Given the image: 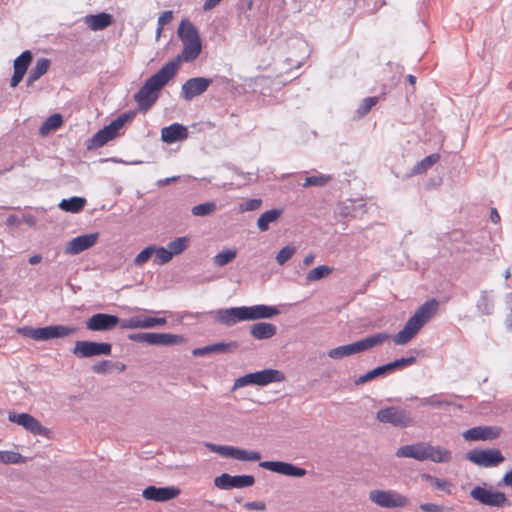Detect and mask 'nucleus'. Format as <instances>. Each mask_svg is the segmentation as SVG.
I'll return each mask as SVG.
<instances>
[{"label": "nucleus", "instance_id": "1", "mask_svg": "<svg viewBox=\"0 0 512 512\" xmlns=\"http://www.w3.org/2000/svg\"><path fill=\"white\" fill-rule=\"evenodd\" d=\"M278 314L279 310L276 307L259 304L219 309L217 311V320L226 326H232L242 321L269 319Z\"/></svg>", "mask_w": 512, "mask_h": 512}, {"label": "nucleus", "instance_id": "2", "mask_svg": "<svg viewBox=\"0 0 512 512\" xmlns=\"http://www.w3.org/2000/svg\"><path fill=\"white\" fill-rule=\"evenodd\" d=\"M174 77L170 70L162 66L154 75L149 77L134 95L138 108L147 112L157 101L158 92Z\"/></svg>", "mask_w": 512, "mask_h": 512}, {"label": "nucleus", "instance_id": "3", "mask_svg": "<svg viewBox=\"0 0 512 512\" xmlns=\"http://www.w3.org/2000/svg\"><path fill=\"white\" fill-rule=\"evenodd\" d=\"M439 303L436 299H430L424 302L408 319L403 329L393 338L396 345L408 343L420 329L436 314Z\"/></svg>", "mask_w": 512, "mask_h": 512}, {"label": "nucleus", "instance_id": "4", "mask_svg": "<svg viewBox=\"0 0 512 512\" xmlns=\"http://www.w3.org/2000/svg\"><path fill=\"white\" fill-rule=\"evenodd\" d=\"M77 328L74 326L51 325L40 328L24 326L17 328L16 332L24 337L31 338L35 341H47L56 338H65L74 334Z\"/></svg>", "mask_w": 512, "mask_h": 512}, {"label": "nucleus", "instance_id": "5", "mask_svg": "<svg viewBox=\"0 0 512 512\" xmlns=\"http://www.w3.org/2000/svg\"><path fill=\"white\" fill-rule=\"evenodd\" d=\"M285 380V375L282 371L276 369H264L248 373L237 378L233 384L232 391L245 386H267L271 383H279Z\"/></svg>", "mask_w": 512, "mask_h": 512}, {"label": "nucleus", "instance_id": "6", "mask_svg": "<svg viewBox=\"0 0 512 512\" xmlns=\"http://www.w3.org/2000/svg\"><path fill=\"white\" fill-rule=\"evenodd\" d=\"M134 116L135 112L133 111L119 115L109 125H106L93 135L89 140L90 144L88 147L98 148L104 146L110 140L114 139L119 134V130L125 125V123L132 120Z\"/></svg>", "mask_w": 512, "mask_h": 512}, {"label": "nucleus", "instance_id": "7", "mask_svg": "<svg viewBox=\"0 0 512 512\" xmlns=\"http://www.w3.org/2000/svg\"><path fill=\"white\" fill-rule=\"evenodd\" d=\"M376 419L381 423L390 424L399 428H407L414 424L411 413L399 406H390L380 409L376 414Z\"/></svg>", "mask_w": 512, "mask_h": 512}, {"label": "nucleus", "instance_id": "8", "mask_svg": "<svg viewBox=\"0 0 512 512\" xmlns=\"http://www.w3.org/2000/svg\"><path fill=\"white\" fill-rule=\"evenodd\" d=\"M131 341L157 346H173L184 341L183 336L171 333L138 332L128 335Z\"/></svg>", "mask_w": 512, "mask_h": 512}, {"label": "nucleus", "instance_id": "9", "mask_svg": "<svg viewBox=\"0 0 512 512\" xmlns=\"http://www.w3.org/2000/svg\"><path fill=\"white\" fill-rule=\"evenodd\" d=\"M369 499L375 505L381 508H402L408 505L409 499L397 492L396 490H380L370 491Z\"/></svg>", "mask_w": 512, "mask_h": 512}, {"label": "nucleus", "instance_id": "10", "mask_svg": "<svg viewBox=\"0 0 512 512\" xmlns=\"http://www.w3.org/2000/svg\"><path fill=\"white\" fill-rule=\"evenodd\" d=\"M206 447L211 452L217 453L225 458H233L239 461H258L261 459V454L257 451H248L235 446L207 443Z\"/></svg>", "mask_w": 512, "mask_h": 512}, {"label": "nucleus", "instance_id": "11", "mask_svg": "<svg viewBox=\"0 0 512 512\" xmlns=\"http://www.w3.org/2000/svg\"><path fill=\"white\" fill-rule=\"evenodd\" d=\"M112 346L106 342L76 341L72 353L78 358H90L94 356L111 354Z\"/></svg>", "mask_w": 512, "mask_h": 512}, {"label": "nucleus", "instance_id": "12", "mask_svg": "<svg viewBox=\"0 0 512 512\" xmlns=\"http://www.w3.org/2000/svg\"><path fill=\"white\" fill-rule=\"evenodd\" d=\"M201 49V40L183 43L182 52L173 60L166 63L164 66L167 67L170 70V72L175 76L180 66V63L193 62L201 53Z\"/></svg>", "mask_w": 512, "mask_h": 512}, {"label": "nucleus", "instance_id": "13", "mask_svg": "<svg viewBox=\"0 0 512 512\" xmlns=\"http://www.w3.org/2000/svg\"><path fill=\"white\" fill-rule=\"evenodd\" d=\"M212 84V79L205 77H193L186 80L180 91V96L185 101H191L195 97L202 95Z\"/></svg>", "mask_w": 512, "mask_h": 512}, {"label": "nucleus", "instance_id": "14", "mask_svg": "<svg viewBox=\"0 0 512 512\" xmlns=\"http://www.w3.org/2000/svg\"><path fill=\"white\" fill-rule=\"evenodd\" d=\"M467 459L482 467H495L504 461V457L497 449H474L467 454Z\"/></svg>", "mask_w": 512, "mask_h": 512}, {"label": "nucleus", "instance_id": "15", "mask_svg": "<svg viewBox=\"0 0 512 512\" xmlns=\"http://www.w3.org/2000/svg\"><path fill=\"white\" fill-rule=\"evenodd\" d=\"M255 483V478L252 475H230L223 473L214 479V485L222 490H230L233 488L250 487Z\"/></svg>", "mask_w": 512, "mask_h": 512}, {"label": "nucleus", "instance_id": "16", "mask_svg": "<svg viewBox=\"0 0 512 512\" xmlns=\"http://www.w3.org/2000/svg\"><path fill=\"white\" fill-rule=\"evenodd\" d=\"M470 496L479 503L491 507H502L506 502V495L499 491H491L486 488L476 486L470 491Z\"/></svg>", "mask_w": 512, "mask_h": 512}, {"label": "nucleus", "instance_id": "17", "mask_svg": "<svg viewBox=\"0 0 512 512\" xmlns=\"http://www.w3.org/2000/svg\"><path fill=\"white\" fill-rule=\"evenodd\" d=\"M8 420L22 426L33 435L46 436L48 430L35 417L28 413L10 412Z\"/></svg>", "mask_w": 512, "mask_h": 512}, {"label": "nucleus", "instance_id": "18", "mask_svg": "<svg viewBox=\"0 0 512 512\" xmlns=\"http://www.w3.org/2000/svg\"><path fill=\"white\" fill-rule=\"evenodd\" d=\"M259 466L271 472L295 478L303 477L307 473L304 468L283 461H263Z\"/></svg>", "mask_w": 512, "mask_h": 512}, {"label": "nucleus", "instance_id": "19", "mask_svg": "<svg viewBox=\"0 0 512 512\" xmlns=\"http://www.w3.org/2000/svg\"><path fill=\"white\" fill-rule=\"evenodd\" d=\"M167 323L164 317H146L136 315L128 319H124L120 326L123 329H149L157 326H164Z\"/></svg>", "mask_w": 512, "mask_h": 512}, {"label": "nucleus", "instance_id": "20", "mask_svg": "<svg viewBox=\"0 0 512 512\" xmlns=\"http://www.w3.org/2000/svg\"><path fill=\"white\" fill-rule=\"evenodd\" d=\"M181 493L180 489L174 486L156 487L148 486L142 491V497L155 502H166L176 498Z\"/></svg>", "mask_w": 512, "mask_h": 512}, {"label": "nucleus", "instance_id": "21", "mask_svg": "<svg viewBox=\"0 0 512 512\" xmlns=\"http://www.w3.org/2000/svg\"><path fill=\"white\" fill-rule=\"evenodd\" d=\"M98 237V233L77 236L66 244L64 252L67 255H77L93 247L97 243Z\"/></svg>", "mask_w": 512, "mask_h": 512}, {"label": "nucleus", "instance_id": "22", "mask_svg": "<svg viewBox=\"0 0 512 512\" xmlns=\"http://www.w3.org/2000/svg\"><path fill=\"white\" fill-rule=\"evenodd\" d=\"M119 321L115 315L97 313L86 321V328L90 331H109L114 329Z\"/></svg>", "mask_w": 512, "mask_h": 512}, {"label": "nucleus", "instance_id": "23", "mask_svg": "<svg viewBox=\"0 0 512 512\" xmlns=\"http://www.w3.org/2000/svg\"><path fill=\"white\" fill-rule=\"evenodd\" d=\"M501 429L495 426H477L463 432V438L467 441H486L496 439Z\"/></svg>", "mask_w": 512, "mask_h": 512}, {"label": "nucleus", "instance_id": "24", "mask_svg": "<svg viewBox=\"0 0 512 512\" xmlns=\"http://www.w3.org/2000/svg\"><path fill=\"white\" fill-rule=\"evenodd\" d=\"M427 442H416L409 445H404L396 450V457L398 458H411L420 462L425 461Z\"/></svg>", "mask_w": 512, "mask_h": 512}, {"label": "nucleus", "instance_id": "25", "mask_svg": "<svg viewBox=\"0 0 512 512\" xmlns=\"http://www.w3.org/2000/svg\"><path fill=\"white\" fill-rule=\"evenodd\" d=\"M188 137V130L182 124L173 123L161 130V140L165 143H175L177 141H183Z\"/></svg>", "mask_w": 512, "mask_h": 512}, {"label": "nucleus", "instance_id": "26", "mask_svg": "<svg viewBox=\"0 0 512 512\" xmlns=\"http://www.w3.org/2000/svg\"><path fill=\"white\" fill-rule=\"evenodd\" d=\"M389 338L390 335L387 333H377L350 344L352 346L353 353L357 354L372 349L387 341Z\"/></svg>", "mask_w": 512, "mask_h": 512}, {"label": "nucleus", "instance_id": "27", "mask_svg": "<svg viewBox=\"0 0 512 512\" xmlns=\"http://www.w3.org/2000/svg\"><path fill=\"white\" fill-rule=\"evenodd\" d=\"M434 463H448L452 460V452L440 445H432L430 442L426 443L425 461Z\"/></svg>", "mask_w": 512, "mask_h": 512}, {"label": "nucleus", "instance_id": "28", "mask_svg": "<svg viewBox=\"0 0 512 512\" xmlns=\"http://www.w3.org/2000/svg\"><path fill=\"white\" fill-rule=\"evenodd\" d=\"M276 332V326L267 322H258L250 327V334L257 340L272 338Z\"/></svg>", "mask_w": 512, "mask_h": 512}, {"label": "nucleus", "instance_id": "29", "mask_svg": "<svg viewBox=\"0 0 512 512\" xmlns=\"http://www.w3.org/2000/svg\"><path fill=\"white\" fill-rule=\"evenodd\" d=\"M112 21V15L104 12L95 15H87L85 17L86 25L93 31H100L105 29L111 25Z\"/></svg>", "mask_w": 512, "mask_h": 512}, {"label": "nucleus", "instance_id": "30", "mask_svg": "<svg viewBox=\"0 0 512 512\" xmlns=\"http://www.w3.org/2000/svg\"><path fill=\"white\" fill-rule=\"evenodd\" d=\"M477 311L482 315H490L494 310L492 290H482L476 303Z\"/></svg>", "mask_w": 512, "mask_h": 512}, {"label": "nucleus", "instance_id": "31", "mask_svg": "<svg viewBox=\"0 0 512 512\" xmlns=\"http://www.w3.org/2000/svg\"><path fill=\"white\" fill-rule=\"evenodd\" d=\"M178 36L182 43L200 40L196 27L188 20H182L178 27Z\"/></svg>", "mask_w": 512, "mask_h": 512}, {"label": "nucleus", "instance_id": "32", "mask_svg": "<svg viewBox=\"0 0 512 512\" xmlns=\"http://www.w3.org/2000/svg\"><path fill=\"white\" fill-rule=\"evenodd\" d=\"M283 214V209H271L262 213L257 220V227L261 232L269 229L270 224L275 223Z\"/></svg>", "mask_w": 512, "mask_h": 512}, {"label": "nucleus", "instance_id": "33", "mask_svg": "<svg viewBox=\"0 0 512 512\" xmlns=\"http://www.w3.org/2000/svg\"><path fill=\"white\" fill-rule=\"evenodd\" d=\"M50 67V61L47 58H40L37 60L35 66L30 70L27 85L31 86L35 81L47 73Z\"/></svg>", "mask_w": 512, "mask_h": 512}, {"label": "nucleus", "instance_id": "34", "mask_svg": "<svg viewBox=\"0 0 512 512\" xmlns=\"http://www.w3.org/2000/svg\"><path fill=\"white\" fill-rule=\"evenodd\" d=\"M85 204V198L74 196L69 199H63L59 203V207L66 212L78 213L84 208Z\"/></svg>", "mask_w": 512, "mask_h": 512}, {"label": "nucleus", "instance_id": "35", "mask_svg": "<svg viewBox=\"0 0 512 512\" xmlns=\"http://www.w3.org/2000/svg\"><path fill=\"white\" fill-rule=\"evenodd\" d=\"M63 123V118L60 114H53L49 116L41 125L39 132L41 135L57 130Z\"/></svg>", "mask_w": 512, "mask_h": 512}, {"label": "nucleus", "instance_id": "36", "mask_svg": "<svg viewBox=\"0 0 512 512\" xmlns=\"http://www.w3.org/2000/svg\"><path fill=\"white\" fill-rule=\"evenodd\" d=\"M333 267L327 265H320L311 269L306 275V281L308 283L321 280L328 277L333 272Z\"/></svg>", "mask_w": 512, "mask_h": 512}, {"label": "nucleus", "instance_id": "37", "mask_svg": "<svg viewBox=\"0 0 512 512\" xmlns=\"http://www.w3.org/2000/svg\"><path fill=\"white\" fill-rule=\"evenodd\" d=\"M236 256V249H224L214 256L213 262L216 266L223 267L228 263L232 262L236 258Z\"/></svg>", "mask_w": 512, "mask_h": 512}, {"label": "nucleus", "instance_id": "38", "mask_svg": "<svg viewBox=\"0 0 512 512\" xmlns=\"http://www.w3.org/2000/svg\"><path fill=\"white\" fill-rule=\"evenodd\" d=\"M421 478L427 482H429L432 486H434L436 489L444 491L448 494L451 493V483L448 480L440 479L437 477H434L430 474H422Z\"/></svg>", "mask_w": 512, "mask_h": 512}, {"label": "nucleus", "instance_id": "39", "mask_svg": "<svg viewBox=\"0 0 512 512\" xmlns=\"http://www.w3.org/2000/svg\"><path fill=\"white\" fill-rule=\"evenodd\" d=\"M388 372H390V370H389V368H387V364L378 366V367L374 368L373 370H371V371L367 372L366 374L357 378L355 380V384L362 385V384H364L378 376H381L385 373H388Z\"/></svg>", "mask_w": 512, "mask_h": 512}, {"label": "nucleus", "instance_id": "40", "mask_svg": "<svg viewBox=\"0 0 512 512\" xmlns=\"http://www.w3.org/2000/svg\"><path fill=\"white\" fill-rule=\"evenodd\" d=\"M188 244H189L188 237H185V236L178 237L175 240L170 241L167 244V248L170 251V253H172V257H173L174 255H179L183 251H185L188 247Z\"/></svg>", "mask_w": 512, "mask_h": 512}, {"label": "nucleus", "instance_id": "41", "mask_svg": "<svg viewBox=\"0 0 512 512\" xmlns=\"http://www.w3.org/2000/svg\"><path fill=\"white\" fill-rule=\"evenodd\" d=\"M32 60V53L29 50L22 52L14 61V70L26 73Z\"/></svg>", "mask_w": 512, "mask_h": 512}, {"label": "nucleus", "instance_id": "42", "mask_svg": "<svg viewBox=\"0 0 512 512\" xmlns=\"http://www.w3.org/2000/svg\"><path fill=\"white\" fill-rule=\"evenodd\" d=\"M216 210L215 202H205L198 205H195L191 209V213L194 216H208L211 215Z\"/></svg>", "mask_w": 512, "mask_h": 512}, {"label": "nucleus", "instance_id": "43", "mask_svg": "<svg viewBox=\"0 0 512 512\" xmlns=\"http://www.w3.org/2000/svg\"><path fill=\"white\" fill-rule=\"evenodd\" d=\"M327 354L332 359H341L354 353L351 344H346L330 349Z\"/></svg>", "mask_w": 512, "mask_h": 512}, {"label": "nucleus", "instance_id": "44", "mask_svg": "<svg viewBox=\"0 0 512 512\" xmlns=\"http://www.w3.org/2000/svg\"><path fill=\"white\" fill-rule=\"evenodd\" d=\"M154 262L158 265H164L168 263L173 257L172 253L168 250V248L158 247L154 245Z\"/></svg>", "mask_w": 512, "mask_h": 512}, {"label": "nucleus", "instance_id": "45", "mask_svg": "<svg viewBox=\"0 0 512 512\" xmlns=\"http://www.w3.org/2000/svg\"><path fill=\"white\" fill-rule=\"evenodd\" d=\"M439 159V155L437 154H431L429 156H426L423 158L420 162L416 164L413 171L415 173H422L426 171L428 168H430L434 163H436Z\"/></svg>", "mask_w": 512, "mask_h": 512}, {"label": "nucleus", "instance_id": "46", "mask_svg": "<svg viewBox=\"0 0 512 512\" xmlns=\"http://www.w3.org/2000/svg\"><path fill=\"white\" fill-rule=\"evenodd\" d=\"M23 456L18 452L0 451V462L4 464H18L23 462Z\"/></svg>", "mask_w": 512, "mask_h": 512}, {"label": "nucleus", "instance_id": "47", "mask_svg": "<svg viewBox=\"0 0 512 512\" xmlns=\"http://www.w3.org/2000/svg\"><path fill=\"white\" fill-rule=\"evenodd\" d=\"M212 353H230L237 349V342L231 341L228 343L218 342L211 344Z\"/></svg>", "mask_w": 512, "mask_h": 512}, {"label": "nucleus", "instance_id": "48", "mask_svg": "<svg viewBox=\"0 0 512 512\" xmlns=\"http://www.w3.org/2000/svg\"><path fill=\"white\" fill-rule=\"evenodd\" d=\"M331 179H332V176H330V175L310 176L305 179L303 186L304 187H309V186L321 187V186L326 185Z\"/></svg>", "mask_w": 512, "mask_h": 512}, {"label": "nucleus", "instance_id": "49", "mask_svg": "<svg viewBox=\"0 0 512 512\" xmlns=\"http://www.w3.org/2000/svg\"><path fill=\"white\" fill-rule=\"evenodd\" d=\"M296 249L293 246L287 245L283 247L276 255V261L279 265H284L295 254Z\"/></svg>", "mask_w": 512, "mask_h": 512}, {"label": "nucleus", "instance_id": "50", "mask_svg": "<svg viewBox=\"0 0 512 512\" xmlns=\"http://www.w3.org/2000/svg\"><path fill=\"white\" fill-rule=\"evenodd\" d=\"M154 245L147 246L144 248L134 259V263L137 266H142L154 255Z\"/></svg>", "mask_w": 512, "mask_h": 512}, {"label": "nucleus", "instance_id": "51", "mask_svg": "<svg viewBox=\"0 0 512 512\" xmlns=\"http://www.w3.org/2000/svg\"><path fill=\"white\" fill-rule=\"evenodd\" d=\"M378 102V97H367L365 98L357 109V115L359 117H363L366 115L373 106H375Z\"/></svg>", "mask_w": 512, "mask_h": 512}, {"label": "nucleus", "instance_id": "52", "mask_svg": "<svg viewBox=\"0 0 512 512\" xmlns=\"http://www.w3.org/2000/svg\"><path fill=\"white\" fill-rule=\"evenodd\" d=\"M415 361H416V357H414V356L400 358V359H396L392 362L387 363V368H389V370L392 371L394 369H400V368L412 365L413 363H415Z\"/></svg>", "mask_w": 512, "mask_h": 512}, {"label": "nucleus", "instance_id": "53", "mask_svg": "<svg viewBox=\"0 0 512 512\" xmlns=\"http://www.w3.org/2000/svg\"><path fill=\"white\" fill-rule=\"evenodd\" d=\"M420 404L423 406L440 407L442 405H453L454 403L449 400L438 399L436 395L420 399Z\"/></svg>", "mask_w": 512, "mask_h": 512}, {"label": "nucleus", "instance_id": "54", "mask_svg": "<svg viewBox=\"0 0 512 512\" xmlns=\"http://www.w3.org/2000/svg\"><path fill=\"white\" fill-rule=\"evenodd\" d=\"M262 200L261 199H249L245 201L244 203L240 204V211L241 212H248V211H254L261 207Z\"/></svg>", "mask_w": 512, "mask_h": 512}, {"label": "nucleus", "instance_id": "55", "mask_svg": "<svg viewBox=\"0 0 512 512\" xmlns=\"http://www.w3.org/2000/svg\"><path fill=\"white\" fill-rule=\"evenodd\" d=\"M112 367V363L108 360H103L97 364L92 366V370L97 374H106L109 369Z\"/></svg>", "mask_w": 512, "mask_h": 512}, {"label": "nucleus", "instance_id": "56", "mask_svg": "<svg viewBox=\"0 0 512 512\" xmlns=\"http://www.w3.org/2000/svg\"><path fill=\"white\" fill-rule=\"evenodd\" d=\"M173 19L172 11H164L158 18V32Z\"/></svg>", "mask_w": 512, "mask_h": 512}, {"label": "nucleus", "instance_id": "57", "mask_svg": "<svg viewBox=\"0 0 512 512\" xmlns=\"http://www.w3.org/2000/svg\"><path fill=\"white\" fill-rule=\"evenodd\" d=\"M419 508L424 512H443L444 507L435 503H423Z\"/></svg>", "mask_w": 512, "mask_h": 512}, {"label": "nucleus", "instance_id": "58", "mask_svg": "<svg viewBox=\"0 0 512 512\" xmlns=\"http://www.w3.org/2000/svg\"><path fill=\"white\" fill-rule=\"evenodd\" d=\"M244 507L248 510H259L262 511L265 509V503L261 501H254V502H246L244 504Z\"/></svg>", "mask_w": 512, "mask_h": 512}, {"label": "nucleus", "instance_id": "59", "mask_svg": "<svg viewBox=\"0 0 512 512\" xmlns=\"http://www.w3.org/2000/svg\"><path fill=\"white\" fill-rule=\"evenodd\" d=\"M24 75H25V73H22V72L14 70V74H13V76L11 78V81H10V86L11 87H16L21 82V80L23 79Z\"/></svg>", "mask_w": 512, "mask_h": 512}, {"label": "nucleus", "instance_id": "60", "mask_svg": "<svg viewBox=\"0 0 512 512\" xmlns=\"http://www.w3.org/2000/svg\"><path fill=\"white\" fill-rule=\"evenodd\" d=\"M192 353L194 356H205L207 354H211L212 353L211 346L207 345L204 347L196 348L193 350Z\"/></svg>", "mask_w": 512, "mask_h": 512}, {"label": "nucleus", "instance_id": "61", "mask_svg": "<svg viewBox=\"0 0 512 512\" xmlns=\"http://www.w3.org/2000/svg\"><path fill=\"white\" fill-rule=\"evenodd\" d=\"M220 2L221 0H205L203 4V9L205 11L211 10L214 7H216Z\"/></svg>", "mask_w": 512, "mask_h": 512}, {"label": "nucleus", "instance_id": "62", "mask_svg": "<svg viewBox=\"0 0 512 512\" xmlns=\"http://www.w3.org/2000/svg\"><path fill=\"white\" fill-rule=\"evenodd\" d=\"M178 178H179L178 176H173V177H168V178L160 179V180L157 181V185L159 187H162V186H165V185H168V184H170L172 182L177 181Z\"/></svg>", "mask_w": 512, "mask_h": 512}, {"label": "nucleus", "instance_id": "63", "mask_svg": "<svg viewBox=\"0 0 512 512\" xmlns=\"http://www.w3.org/2000/svg\"><path fill=\"white\" fill-rule=\"evenodd\" d=\"M502 481L505 485L512 488V469L504 475Z\"/></svg>", "mask_w": 512, "mask_h": 512}, {"label": "nucleus", "instance_id": "64", "mask_svg": "<svg viewBox=\"0 0 512 512\" xmlns=\"http://www.w3.org/2000/svg\"><path fill=\"white\" fill-rule=\"evenodd\" d=\"M315 260V255L313 253H309L308 255H306L303 259V264L305 266H309L311 265Z\"/></svg>", "mask_w": 512, "mask_h": 512}]
</instances>
